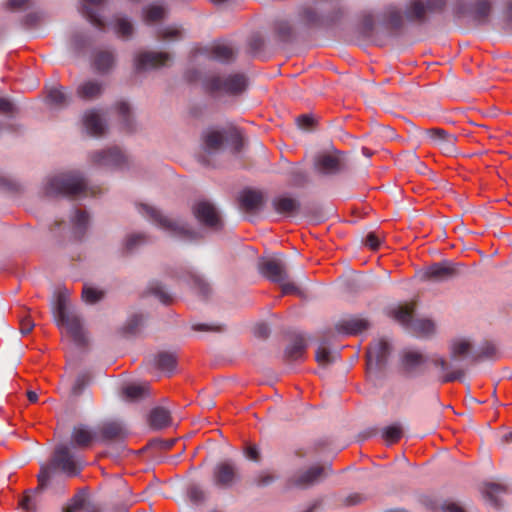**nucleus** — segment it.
Segmentation results:
<instances>
[{"instance_id":"1","label":"nucleus","mask_w":512,"mask_h":512,"mask_svg":"<svg viewBox=\"0 0 512 512\" xmlns=\"http://www.w3.org/2000/svg\"><path fill=\"white\" fill-rule=\"evenodd\" d=\"M472 344L468 339H453L449 343V356L451 364L445 358L433 356L431 359L436 367H439L444 375L442 383L453 382L464 376V370L459 367V363L471 356Z\"/></svg>"},{"instance_id":"2","label":"nucleus","mask_w":512,"mask_h":512,"mask_svg":"<svg viewBox=\"0 0 512 512\" xmlns=\"http://www.w3.org/2000/svg\"><path fill=\"white\" fill-rule=\"evenodd\" d=\"M45 191L48 196L76 197L87 194V184L79 172H68L50 178Z\"/></svg>"},{"instance_id":"3","label":"nucleus","mask_w":512,"mask_h":512,"mask_svg":"<svg viewBox=\"0 0 512 512\" xmlns=\"http://www.w3.org/2000/svg\"><path fill=\"white\" fill-rule=\"evenodd\" d=\"M204 87L210 93L238 95L247 87V79L243 74L228 76L210 75L204 80Z\"/></svg>"},{"instance_id":"4","label":"nucleus","mask_w":512,"mask_h":512,"mask_svg":"<svg viewBox=\"0 0 512 512\" xmlns=\"http://www.w3.org/2000/svg\"><path fill=\"white\" fill-rule=\"evenodd\" d=\"M139 212L156 226L168 232L171 236L191 237L193 234L185 224L169 219L152 206L141 204L139 206Z\"/></svg>"},{"instance_id":"5","label":"nucleus","mask_w":512,"mask_h":512,"mask_svg":"<svg viewBox=\"0 0 512 512\" xmlns=\"http://www.w3.org/2000/svg\"><path fill=\"white\" fill-rule=\"evenodd\" d=\"M46 467L49 468V474L52 469H59L68 476H76L81 471L79 457L64 444L55 448L51 463Z\"/></svg>"},{"instance_id":"6","label":"nucleus","mask_w":512,"mask_h":512,"mask_svg":"<svg viewBox=\"0 0 512 512\" xmlns=\"http://www.w3.org/2000/svg\"><path fill=\"white\" fill-rule=\"evenodd\" d=\"M97 432L98 442L106 445H116L117 455L125 450L124 442L128 437V430L121 422H104L97 427Z\"/></svg>"},{"instance_id":"7","label":"nucleus","mask_w":512,"mask_h":512,"mask_svg":"<svg viewBox=\"0 0 512 512\" xmlns=\"http://www.w3.org/2000/svg\"><path fill=\"white\" fill-rule=\"evenodd\" d=\"M330 466L314 465L304 470H299L287 480L288 488L307 489L319 483L326 477Z\"/></svg>"},{"instance_id":"8","label":"nucleus","mask_w":512,"mask_h":512,"mask_svg":"<svg viewBox=\"0 0 512 512\" xmlns=\"http://www.w3.org/2000/svg\"><path fill=\"white\" fill-rule=\"evenodd\" d=\"M260 274L273 283L283 282L289 279L288 266L284 255H275L259 261Z\"/></svg>"},{"instance_id":"9","label":"nucleus","mask_w":512,"mask_h":512,"mask_svg":"<svg viewBox=\"0 0 512 512\" xmlns=\"http://www.w3.org/2000/svg\"><path fill=\"white\" fill-rule=\"evenodd\" d=\"M241 480L238 466L230 461H221L213 469V484L220 489H229Z\"/></svg>"},{"instance_id":"10","label":"nucleus","mask_w":512,"mask_h":512,"mask_svg":"<svg viewBox=\"0 0 512 512\" xmlns=\"http://www.w3.org/2000/svg\"><path fill=\"white\" fill-rule=\"evenodd\" d=\"M37 479V487L33 490L26 491L23 498L19 502L20 507L26 512L38 511V508L42 503V493L49 483V468L41 467Z\"/></svg>"},{"instance_id":"11","label":"nucleus","mask_w":512,"mask_h":512,"mask_svg":"<svg viewBox=\"0 0 512 512\" xmlns=\"http://www.w3.org/2000/svg\"><path fill=\"white\" fill-rule=\"evenodd\" d=\"M203 139L204 148L208 154L219 151L224 140L232 141L235 152H239L243 144L241 135L236 129L231 130L226 136L220 131L211 130L204 134Z\"/></svg>"},{"instance_id":"12","label":"nucleus","mask_w":512,"mask_h":512,"mask_svg":"<svg viewBox=\"0 0 512 512\" xmlns=\"http://www.w3.org/2000/svg\"><path fill=\"white\" fill-rule=\"evenodd\" d=\"M458 264L452 261H441L428 266L423 272L422 279L433 282H444L459 275Z\"/></svg>"},{"instance_id":"13","label":"nucleus","mask_w":512,"mask_h":512,"mask_svg":"<svg viewBox=\"0 0 512 512\" xmlns=\"http://www.w3.org/2000/svg\"><path fill=\"white\" fill-rule=\"evenodd\" d=\"M195 218L203 225L220 229L222 227V220L215 206L206 200L196 202L192 208Z\"/></svg>"},{"instance_id":"14","label":"nucleus","mask_w":512,"mask_h":512,"mask_svg":"<svg viewBox=\"0 0 512 512\" xmlns=\"http://www.w3.org/2000/svg\"><path fill=\"white\" fill-rule=\"evenodd\" d=\"M391 346L386 339L375 340L367 350V365L369 369H382L388 361Z\"/></svg>"},{"instance_id":"15","label":"nucleus","mask_w":512,"mask_h":512,"mask_svg":"<svg viewBox=\"0 0 512 512\" xmlns=\"http://www.w3.org/2000/svg\"><path fill=\"white\" fill-rule=\"evenodd\" d=\"M172 57L166 52H141L135 56L134 65L137 72L145 71L148 69L159 68L166 66Z\"/></svg>"},{"instance_id":"16","label":"nucleus","mask_w":512,"mask_h":512,"mask_svg":"<svg viewBox=\"0 0 512 512\" xmlns=\"http://www.w3.org/2000/svg\"><path fill=\"white\" fill-rule=\"evenodd\" d=\"M426 134L429 137L431 144L440 149L444 155L450 156L456 153V135L448 133L446 130L441 128L428 129L426 130Z\"/></svg>"},{"instance_id":"17","label":"nucleus","mask_w":512,"mask_h":512,"mask_svg":"<svg viewBox=\"0 0 512 512\" xmlns=\"http://www.w3.org/2000/svg\"><path fill=\"white\" fill-rule=\"evenodd\" d=\"M315 168L323 175H336L346 169V164L339 152L325 153L317 157Z\"/></svg>"},{"instance_id":"18","label":"nucleus","mask_w":512,"mask_h":512,"mask_svg":"<svg viewBox=\"0 0 512 512\" xmlns=\"http://www.w3.org/2000/svg\"><path fill=\"white\" fill-rule=\"evenodd\" d=\"M98 442L97 428L87 424H77L71 431V444L78 449H87Z\"/></svg>"},{"instance_id":"19","label":"nucleus","mask_w":512,"mask_h":512,"mask_svg":"<svg viewBox=\"0 0 512 512\" xmlns=\"http://www.w3.org/2000/svg\"><path fill=\"white\" fill-rule=\"evenodd\" d=\"M90 160L97 166L116 168L121 167L125 163L126 158L119 148L112 147L107 150L91 153Z\"/></svg>"},{"instance_id":"20","label":"nucleus","mask_w":512,"mask_h":512,"mask_svg":"<svg viewBox=\"0 0 512 512\" xmlns=\"http://www.w3.org/2000/svg\"><path fill=\"white\" fill-rule=\"evenodd\" d=\"M238 201L243 211L256 213L262 209L265 203V196L260 190L246 188L239 194Z\"/></svg>"},{"instance_id":"21","label":"nucleus","mask_w":512,"mask_h":512,"mask_svg":"<svg viewBox=\"0 0 512 512\" xmlns=\"http://www.w3.org/2000/svg\"><path fill=\"white\" fill-rule=\"evenodd\" d=\"M369 327V320L358 315L344 317L335 325L336 331L344 335H356L367 330Z\"/></svg>"},{"instance_id":"22","label":"nucleus","mask_w":512,"mask_h":512,"mask_svg":"<svg viewBox=\"0 0 512 512\" xmlns=\"http://www.w3.org/2000/svg\"><path fill=\"white\" fill-rule=\"evenodd\" d=\"M57 324L59 326L65 327L67 333L71 336V338L77 345L82 346L87 343V339L85 338V333L82 325V320L76 312H73L72 314L59 320Z\"/></svg>"},{"instance_id":"23","label":"nucleus","mask_w":512,"mask_h":512,"mask_svg":"<svg viewBox=\"0 0 512 512\" xmlns=\"http://www.w3.org/2000/svg\"><path fill=\"white\" fill-rule=\"evenodd\" d=\"M105 87V82L101 80L88 79L78 85L76 95L84 101H94L102 96Z\"/></svg>"},{"instance_id":"24","label":"nucleus","mask_w":512,"mask_h":512,"mask_svg":"<svg viewBox=\"0 0 512 512\" xmlns=\"http://www.w3.org/2000/svg\"><path fill=\"white\" fill-rule=\"evenodd\" d=\"M271 205L275 212L287 217L297 215L301 207V204L297 199L285 195L273 198Z\"/></svg>"},{"instance_id":"25","label":"nucleus","mask_w":512,"mask_h":512,"mask_svg":"<svg viewBox=\"0 0 512 512\" xmlns=\"http://www.w3.org/2000/svg\"><path fill=\"white\" fill-rule=\"evenodd\" d=\"M205 51L209 59L224 64L232 62L236 56V51L234 48L224 42L214 43Z\"/></svg>"},{"instance_id":"26","label":"nucleus","mask_w":512,"mask_h":512,"mask_svg":"<svg viewBox=\"0 0 512 512\" xmlns=\"http://www.w3.org/2000/svg\"><path fill=\"white\" fill-rule=\"evenodd\" d=\"M61 512H99V509L84 493H78L62 507Z\"/></svg>"},{"instance_id":"27","label":"nucleus","mask_w":512,"mask_h":512,"mask_svg":"<svg viewBox=\"0 0 512 512\" xmlns=\"http://www.w3.org/2000/svg\"><path fill=\"white\" fill-rule=\"evenodd\" d=\"M148 422L153 429H163L170 425L171 413L168 409L164 407H154L149 413Z\"/></svg>"},{"instance_id":"28","label":"nucleus","mask_w":512,"mask_h":512,"mask_svg":"<svg viewBox=\"0 0 512 512\" xmlns=\"http://www.w3.org/2000/svg\"><path fill=\"white\" fill-rule=\"evenodd\" d=\"M84 126L92 136H101L105 131V124L95 110L87 111L84 115Z\"/></svg>"},{"instance_id":"29","label":"nucleus","mask_w":512,"mask_h":512,"mask_svg":"<svg viewBox=\"0 0 512 512\" xmlns=\"http://www.w3.org/2000/svg\"><path fill=\"white\" fill-rule=\"evenodd\" d=\"M307 349V343L301 336H297L285 349V357L289 361H298L304 358Z\"/></svg>"},{"instance_id":"30","label":"nucleus","mask_w":512,"mask_h":512,"mask_svg":"<svg viewBox=\"0 0 512 512\" xmlns=\"http://www.w3.org/2000/svg\"><path fill=\"white\" fill-rule=\"evenodd\" d=\"M104 0H82L81 13L95 27L103 29L104 21L90 6H100Z\"/></svg>"},{"instance_id":"31","label":"nucleus","mask_w":512,"mask_h":512,"mask_svg":"<svg viewBox=\"0 0 512 512\" xmlns=\"http://www.w3.org/2000/svg\"><path fill=\"white\" fill-rule=\"evenodd\" d=\"M425 362L424 355L417 351H405L402 355V365L408 373L417 372Z\"/></svg>"},{"instance_id":"32","label":"nucleus","mask_w":512,"mask_h":512,"mask_svg":"<svg viewBox=\"0 0 512 512\" xmlns=\"http://www.w3.org/2000/svg\"><path fill=\"white\" fill-rule=\"evenodd\" d=\"M115 57L113 52L103 50L95 54L93 66L99 73H107L114 65Z\"/></svg>"},{"instance_id":"33","label":"nucleus","mask_w":512,"mask_h":512,"mask_svg":"<svg viewBox=\"0 0 512 512\" xmlns=\"http://www.w3.org/2000/svg\"><path fill=\"white\" fill-rule=\"evenodd\" d=\"M383 25L392 30H398L403 26V15L395 6H388L384 11Z\"/></svg>"},{"instance_id":"34","label":"nucleus","mask_w":512,"mask_h":512,"mask_svg":"<svg viewBox=\"0 0 512 512\" xmlns=\"http://www.w3.org/2000/svg\"><path fill=\"white\" fill-rule=\"evenodd\" d=\"M426 13L425 4L420 0H410L406 5L405 14L409 21L423 22Z\"/></svg>"},{"instance_id":"35","label":"nucleus","mask_w":512,"mask_h":512,"mask_svg":"<svg viewBox=\"0 0 512 512\" xmlns=\"http://www.w3.org/2000/svg\"><path fill=\"white\" fill-rule=\"evenodd\" d=\"M491 12L488 0H478L469 10L472 18L480 24L486 23Z\"/></svg>"},{"instance_id":"36","label":"nucleus","mask_w":512,"mask_h":512,"mask_svg":"<svg viewBox=\"0 0 512 512\" xmlns=\"http://www.w3.org/2000/svg\"><path fill=\"white\" fill-rule=\"evenodd\" d=\"M74 311L68 309V297L65 292H59L53 304V314L56 322L72 314Z\"/></svg>"},{"instance_id":"37","label":"nucleus","mask_w":512,"mask_h":512,"mask_svg":"<svg viewBox=\"0 0 512 512\" xmlns=\"http://www.w3.org/2000/svg\"><path fill=\"white\" fill-rule=\"evenodd\" d=\"M72 222L76 237L82 238L89 224V215L85 211L76 210Z\"/></svg>"},{"instance_id":"38","label":"nucleus","mask_w":512,"mask_h":512,"mask_svg":"<svg viewBox=\"0 0 512 512\" xmlns=\"http://www.w3.org/2000/svg\"><path fill=\"white\" fill-rule=\"evenodd\" d=\"M47 99L51 105L56 107H64L69 103V96L64 92L62 87H53L48 91Z\"/></svg>"},{"instance_id":"39","label":"nucleus","mask_w":512,"mask_h":512,"mask_svg":"<svg viewBox=\"0 0 512 512\" xmlns=\"http://www.w3.org/2000/svg\"><path fill=\"white\" fill-rule=\"evenodd\" d=\"M144 320L142 314H133L123 326V333L127 336L136 335L141 330Z\"/></svg>"},{"instance_id":"40","label":"nucleus","mask_w":512,"mask_h":512,"mask_svg":"<svg viewBox=\"0 0 512 512\" xmlns=\"http://www.w3.org/2000/svg\"><path fill=\"white\" fill-rule=\"evenodd\" d=\"M156 366L167 372H172L176 366V356L172 353L161 352L155 357Z\"/></svg>"},{"instance_id":"41","label":"nucleus","mask_w":512,"mask_h":512,"mask_svg":"<svg viewBox=\"0 0 512 512\" xmlns=\"http://www.w3.org/2000/svg\"><path fill=\"white\" fill-rule=\"evenodd\" d=\"M274 30L277 37L282 42H289L293 38V27L286 20L276 21L274 24Z\"/></svg>"},{"instance_id":"42","label":"nucleus","mask_w":512,"mask_h":512,"mask_svg":"<svg viewBox=\"0 0 512 512\" xmlns=\"http://www.w3.org/2000/svg\"><path fill=\"white\" fill-rule=\"evenodd\" d=\"M403 436V428L399 423L386 426L382 429V437L388 443H396Z\"/></svg>"},{"instance_id":"43","label":"nucleus","mask_w":512,"mask_h":512,"mask_svg":"<svg viewBox=\"0 0 512 512\" xmlns=\"http://www.w3.org/2000/svg\"><path fill=\"white\" fill-rule=\"evenodd\" d=\"M105 292L94 287L84 285L82 299L87 304H95L104 298Z\"/></svg>"},{"instance_id":"44","label":"nucleus","mask_w":512,"mask_h":512,"mask_svg":"<svg viewBox=\"0 0 512 512\" xmlns=\"http://www.w3.org/2000/svg\"><path fill=\"white\" fill-rule=\"evenodd\" d=\"M115 31L118 36L128 39L132 36L134 27L127 18L119 17L116 19Z\"/></svg>"},{"instance_id":"45","label":"nucleus","mask_w":512,"mask_h":512,"mask_svg":"<svg viewBox=\"0 0 512 512\" xmlns=\"http://www.w3.org/2000/svg\"><path fill=\"white\" fill-rule=\"evenodd\" d=\"M149 292L157 297L163 304H170L172 296L166 291L165 287L159 282H153L148 287Z\"/></svg>"},{"instance_id":"46","label":"nucleus","mask_w":512,"mask_h":512,"mask_svg":"<svg viewBox=\"0 0 512 512\" xmlns=\"http://www.w3.org/2000/svg\"><path fill=\"white\" fill-rule=\"evenodd\" d=\"M394 317L401 324L410 326L415 320L413 317V309L409 306H400L394 311Z\"/></svg>"},{"instance_id":"47","label":"nucleus","mask_w":512,"mask_h":512,"mask_svg":"<svg viewBox=\"0 0 512 512\" xmlns=\"http://www.w3.org/2000/svg\"><path fill=\"white\" fill-rule=\"evenodd\" d=\"M411 328L419 335L426 336L434 331V323L429 319H415Z\"/></svg>"},{"instance_id":"48","label":"nucleus","mask_w":512,"mask_h":512,"mask_svg":"<svg viewBox=\"0 0 512 512\" xmlns=\"http://www.w3.org/2000/svg\"><path fill=\"white\" fill-rule=\"evenodd\" d=\"M505 492V487L496 483H487L484 494L488 500L495 506H498L497 495Z\"/></svg>"},{"instance_id":"49","label":"nucleus","mask_w":512,"mask_h":512,"mask_svg":"<svg viewBox=\"0 0 512 512\" xmlns=\"http://www.w3.org/2000/svg\"><path fill=\"white\" fill-rule=\"evenodd\" d=\"M165 15V9L162 6L151 5L144 10V19L146 22H154L162 19Z\"/></svg>"},{"instance_id":"50","label":"nucleus","mask_w":512,"mask_h":512,"mask_svg":"<svg viewBox=\"0 0 512 512\" xmlns=\"http://www.w3.org/2000/svg\"><path fill=\"white\" fill-rule=\"evenodd\" d=\"M360 29L366 36H370L375 29L374 16L370 12H365L361 16Z\"/></svg>"},{"instance_id":"51","label":"nucleus","mask_w":512,"mask_h":512,"mask_svg":"<svg viewBox=\"0 0 512 512\" xmlns=\"http://www.w3.org/2000/svg\"><path fill=\"white\" fill-rule=\"evenodd\" d=\"M315 359L319 365L326 366L334 361V356L324 345H320L316 351Z\"/></svg>"},{"instance_id":"52","label":"nucleus","mask_w":512,"mask_h":512,"mask_svg":"<svg viewBox=\"0 0 512 512\" xmlns=\"http://www.w3.org/2000/svg\"><path fill=\"white\" fill-rule=\"evenodd\" d=\"M276 479H277V477L275 475H273L272 473H270L268 471H261L254 477L253 484L255 486L261 487V488L267 487V486L271 485Z\"/></svg>"},{"instance_id":"53","label":"nucleus","mask_w":512,"mask_h":512,"mask_svg":"<svg viewBox=\"0 0 512 512\" xmlns=\"http://www.w3.org/2000/svg\"><path fill=\"white\" fill-rule=\"evenodd\" d=\"M290 182L295 187H302L307 182V175L302 169L295 168L290 172Z\"/></svg>"},{"instance_id":"54","label":"nucleus","mask_w":512,"mask_h":512,"mask_svg":"<svg viewBox=\"0 0 512 512\" xmlns=\"http://www.w3.org/2000/svg\"><path fill=\"white\" fill-rule=\"evenodd\" d=\"M427 13H440L444 10L447 0H425Z\"/></svg>"},{"instance_id":"55","label":"nucleus","mask_w":512,"mask_h":512,"mask_svg":"<svg viewBox=\"0 0 512 512\" xmlns=\"http://www.w3.org/2000/svg\"><path fill=\"white\" fill-rule=\"evenodd\" d=\"M144 387L140 385H128L123 389L124 395L131 399H137L143 395Z\"/></svg>"},{"instance_id":"56","label":"nucleus","mask_w":512,"mask_h":512,"mask_svg":"<svg viewBox=\"0 0 512 512\" xmlns=\"http://www.w3.org/2000/svg\"><path fill=\"white\" fill-rule=\"evenodd\" d=\"M146 242V237L144 234H132L126 240V249L128 251H132L138 245Z\"/></svg>"},{"instance_id":"57","label":"nucleus","mask_w":512,"mask_h":512,"mask_svg":"<svg viewBox=\"0 0 512 512\" xmlns=\"http://www.w3.org/2000/svg\"><path fill=\"white\" fill-rule=\"evenodd\" d=\"M301 17L309 25L318 24L320 21V17L312 8H305L301 13Z\"/></svg>"},{"instance_id":"58","label":"nucleus","mask_w":512,"mask_h":512,"mask_svg":"<svg viewBox=\"0 0 512 512\" xmlns=\"http://www.w3.org/2000/svg\"><path fill=\"white\" fill-rule=\"evenodd\" d=\"M118 113L123 117V121L128 129H130V106L126 102H119L116 105Z\"/></svg>"},{"instance_id":"59","label":"nucleus","mask_w":512,"mask_h":512,"mask_svg":"<svg viewBox=\"0 0 512 512\" xmlns=\"http://www.w3.org/2000/svg\"><path fill=\"white\" fill-rule=\"evenodd\" d=\"M193 329L195 331L202 332H222L224 331V326L219 324L201 323L193 325Z\"/></svg>"},{"instance_id":"60","label":"nucleus","mask_w":512,"mask_h":512,"mask_svg":"<svg viewBox=\"0 0 512 512\" xmlns=\"http://www.w3.org/2000/svg\"><path fill=\"white\" fill-rule=\"evenodd\" d=\"M0 113L12 116L16 113V107L9 99L0 97Z\"/></svg>"},{"instance_id":"61","label":"nucleus","mask_w":512,"mask_h":512,"mask_svg":"<svg viewBox=\"0 0 512 512\" xmlns=\"http://www.w3.org/2000/svg\"><path fill=\"white\" fill-rule=\"evenodd\" d=\"M181 35V30L176 27H167L160 31V38L163 40L178 39Z\"/></svg>"},{"instance_id":"62","label":"nucleus","mask_w":512,"mask_h":512,"mask_svg":"<svg viewBox=\"0 0 512 512\" xmlns=\"http://www.w3.org/2000/svg\"><path fill=\"white\" fill-rule=\"evenodd\" d=\"M20 332L21 334L23 335H27L28 333H30L33 329V327L35 326L33 320L30 318L29 315H26V316H23L20 318Z\"/></svg>"},{"instance_id":"63","label":"nucleus","mask_w":512,"mask_h":512,"mask_svg":"<svg viewBox=\"0 0 512 512\" xmlns=\"http://www.w3.org/2000/svg\"><path fill=\"white\" fill-rule=\"evenodd\" d=\"M440 509L443 512H466L460 504L451 501H444L440 505Z\"/></svg>"},{"instance_id":"64","label":"nucleus","mask_w":512,"mask_h":512,"mask_svg":"<svg viewBox=\"0 0 512 512\" xmlns=\"http://www.w3.org/2000/svg\"><path fill=\"white\" fill-rule=\"evenodd\" d=\"M194 285H195V288L197 289V292L201 296L206 297L209 295L210 287L203 279H201L199 277L195 278Z\"/></svg>"}]
</instances>
